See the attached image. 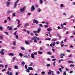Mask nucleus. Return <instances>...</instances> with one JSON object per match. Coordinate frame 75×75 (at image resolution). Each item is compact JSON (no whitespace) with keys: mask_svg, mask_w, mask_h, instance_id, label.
Returning <instances> with one entry per match:
<instances>
[{"mask_svg":"<svg viewBox=\"0 0 75 75\" xmlns=\"http://www.w3.org/2000/svg\"><path fill=\"white\" fill-rule=\"evenodd\" d=\"M0 30H1V31H3V27L2 26L0 27Z\"/></svg>","mask_w":75,"mask_h":75,"instance_id":"nucleus-33","label":"nucleus"},{"mask_svg":"<svg viewBox=\"0 0 75 75\" xmlns=\"http://www.w3.org/2000/svg\"><path fill=\"white\" fill-rule=\"evenodd\" d=\"M59 70L61 72H62V70H61V68L59 69Z\"/></svg>","mask_w":75,"mask_h":75,"instance_id":"nucleus-45","label":"nucleus"},{"mask_svg":"<svg viewBox=\"0 0 75 75\" xmlns=\"http://www.w3.org/2000/svg\"><path fill=\"white\" fill-rule=\"evenodd\" d=\"M40 4H42L43 3V0H40Z\"/></svg>","mask_w":75,"mask_h":75,"instance_id":"nucleus-19","label":"nucleus"},{"mask_svg":"<svg viewBox=\"0 0 75 75\" xmlns=\"http://www.w3.org/2000/svg\"><path fill=\"white\" fill-rule=\"evenodd\" d=\"M33 63H31L30 64H29L30 67H31V66H32V65H33Z\"/></svg>","mask_w":75,"mask_h":75,"instance_id":"nucleus-46","label":"nucleus"},{"mask_svg":"<svg viewBox=\"0 0 75 75\" xmlns=\"http://www.w3.org/2000/svg\"><path fill=\"white\" fill-rule=\"evenodd\" d=\"M7 28L8 29V28H9V30H12V28H11V27H10V26H8Z\"/></svg>","mask_w":75,"mask_h":75,"instance_id":"nucleus-13","label":"nucleus"},{"mask_svg":"<svg viewBox=\"0 0 75 75\" xmlns=\"http://www.w3.org/2000/svg\"><path fill=\"white\" fill-rule=\"evenodd\" d=\"M8 19L10 21L11 20V18H10V17H8Z\"/></svg>","mask_w":75,"mask_h":75,"instance_id":"nucleus-56","label":"nucleus"},{"mask_svg":"<svg viewBox=\"0 0 75 75\" xmlns=\"http://www.w3.org/2000/svg\"><path fill=\"white\" fill-rule=\"evenodd\" d=\"M68 62H69V63H71V64H73V63H74V62H73V61L69 60L68 61Z\"/></svg>","mask_w":75,"mask_h":75,"instance_id":"nucleus-26","label":"nucleus"},{"mask_svg":"<svg viewBox=\"0 0 75 75\" xmlns=\"http://www.w3.org/2000/svg\"><path fill=\"white\" fill-rule=\"evenodd\" d=\"M16 39H18V36L17 35H16Z\"/></svg>","mask_w":75,"mask_h":75,"instance_id":"nucleus-29","label":"nucleus"},{"mask_svg":"<svg viewBox=\"0 0 75 75\" xmlns=\"http://www.w3.org/2000/svg\"><path fill=\"white\" fill-rule=\"evenodd\" d=\"M5 34H6V35H8V33L6 32H5Z\"/></svg>","mask_w":75,"mask_h":75,"instance_id":"nucleus-54","label":"nucleus"},{"mask_svg":"<svg viewBox=\"0 0 75 75\" xmlns=\"http://www.w3.org/2000/svg\"><path fill=\"white\" fill-rule=\"evenodd\" d=\"M51 71L50 70H49V72H48V75H51Z\"/></svg>","mask_w":75,"mask_h":75,"instance_id":"nucleus-22","label":"nucleus"},{"mask_svg":"<svg viewBox=\"0 0 75 75\" xmlns=\"http://www.w3.org/2000/svg\"><path fill=\"white\" fill-rule=\"evenodd\" d=\"M48 61H51V59L50 58H48L47 59Z\"/></svg>","mask_w":75,"mask_h":75,"instance_id":"nucleus-34","label":"nucleus"},{"mask_svg":"<svg viewBox=\"0 0 75 75\" xmlns=\"http://www.w3.org/2000/svg\"><path fill=\"white\" fill-rule=\"evenodd\" d=\"M25 10V8H21L20 10V11L21 13H23Z\"/></svg>","mask_w":75,"mask_h":75,"instance_id":"nucleus-7","label":"nucleus"},{"mask_svg":"<svg viewBox=\"0 0 75 75\" xmlns=\"http://www.w3.org/2000/svg\"><path fill=\"white\" fill-rule=\"evenodd\" d=\"M27 33H28V34H30V31L28 30L27 31Z\"/></svg>","mask_w":75,"mask_h":75,"instance_id":"nucleus-58","label":"nucleus"},{"mask_svg":"<svg viewBox=\"0 0 75 75\" xmlns=\"http://www.w3.org/2000/svg\"><path fill=\"white\" fill-rule=\"evenodd\" d=\"M29 25V23H27L25 25V27H27V26H28Z\"/></svg>","mask_w":75,"mask_h":75,"instance_id":"nucleus-12","label":"nucleus"},{"mask_svg":"<svg viewBox=\"0 0 75 75\" xmlns=\"http://www.w3.org/2000/svg\"><path fill=\"white\" fill-rule=\"evenodd\" d=\"M10 2H7V3H6V6H7V7H9L10 6Z\"/></svg>","mask_w":75,"mask_h":75,"instance_id":"nucleus-10","label":"nucleus"},{"mask_svg":"<svg viewBox=\"0 0 75 75\" xmlns=\"http://www.w3.org/2000/svg\"><path fill=\"white\" fill-rule=\"evenodd\" d=\"M0 39H1V40H2V39H3V37L1 36H0Z\"/></svg>","mask_w":75,"mask_h":75,"instance_id":"nucleus-38","label":"nucleus"},{"mask_svg":"<svg viewBox=\"0 0 75 75\" xmlns=\"http://www.w3.org/2000/svg\"><path fill=\"white\" fill-rule=\"evenodd\" d=\"M65 56V54L64 53H63V54H60V58H64V56Z\"/></svg>","mask_w":75,"mask_h":75,"instance_id":"nucleus-4","label":"nucleus"},{"mask_svg":"<svg viewBox=\"0 0 75 75\" xmlns=\"http://www.w3.org/2000/svg\"><path fill=\"white\" fill-rule=\"evenodd\" d=\"M21 25V24H18L17 26V27H18V28H19V27H20Z\"/></svg>","mask_w":75,"mask_h":75,"instance_id":"nucleus-55","label":"nucleus"},{"mask_svg":"<svg viewBox=\"0 0 75 75\" xmlns=\"http://www.w3.org/2000/svg\"><path fill=\"white\" fill-rule=\"evenodd\" d=\"M17 31H16L15 33H13V34H14V35H16V34H17Z\"/></svg>","mask_w":75,"mask_h":75,"instance_id":"nucleus-41","label":"nucleus"},{"mask_svg":"<svg viewBox=\"0 0 75 75\" xmlns=\"http://www.w3.org/2000/svg\"><path fill=\"white\" fill-rule=\"evenodd\" d=\"M60 7L63 8L64 7V5L62 4H60Z\"/></svg>","mask_w":75,"mask_h":75,"instance_id":"nucleus-17","label":"nucleus"},{"mask_svg":"<svg viewBox=\"0 0 75 75\" xmlns=\"http://www.w3.org/2000/svg\"><path fill=\"white\" fill-rule=\"evenodd\" d=\"M14 45H16V42H13Z\"/></svg>","mask_w":75,"mask_h":75,"instance_id":"nucleus-60","label":"nucleus"},{"mask_svg":"<svg viewBox=\"0 0 75 75\" xmlns=\"http://www.w3.org/2000/svg\"><path fill=\"white\" fill-rule=\"evenodd\" d=\"M52 41H53V42L57 41V39H56V38L53 39L52 40Z\"/></svg>","mask_w":75,"mask_h":75,"instance_id":"nucleus-18","label":"nucleus"},{"mask_svg":"<svg viewBox=\"0 0 75 75\" xmlns=\"http://www.w3.org/2000/svg\"><path fill=\"white\" fill-rule=\"evenodd\" d=\"M31 57L33 59H34L35 58V57H34V54L32 53L31 54Z\"/></svg>","mask_w":75,"mask_h":75,"instance_id":"nucleus-8","label":"nucleus"},{"mask_svg":"<svg viewBox=\"0 0 75 75\" xmlns=\"http://www.w3.org/2000/svg\"><path fill=\"white\" fill-rule=\"evenodd\" d=\"M21 48L22 50H25V48L24 47H21Z\"/></svg>","mask_w":75,"mask_h":75,"instance_id":"nucleus-32","label":"nucleus"},{"mask_svg":"<svg viewBox=\"0 0 75 75\" xmlns=\"http://www.w3.org/2000/svg\"><path fill=\"white\" fill-rule=\"evenodd\" d=\"M25 42L27 45H29L30 44V42L29 41H27V40L25 41Z\"/></svg>","mask_w":75,"mask_h":75,"instance_id":"nucleus-9","label":"nucleus"},{"mask_svg":"<svg viewBox=\"0 0 75 75\" xmlns=\"http://www.w3.org/2000/svg\"><path fill=\"white\" fill-rule=\"evenodd\" d=\"M53 65L54 67H55V62H53Z\"/></svg>","mask_w":75,"mask_h":75,"instance_id":"nucleus-52","label":"nucleus"},{"mask_svg":"<svg viewBox=\"0 0 75 75\" xmlns=\"http://www.w3.org/2000/svg\"><path fill=\"white\" fill-rule=\"evenodd\" d=\"M34 54L35 55H37V52H35L34 53Z\"/></svg>","mask_w":75,"mask_h":75,"instance_id":"nucleus-43","label":"nucleus"},{"mask_svg":"<svg viewBox=\"0 0 75 75\" xmlns=\"http://www.w3.org/2000/svg\"><path fill=\"white\" fill-rule=\"evenodd\" d=\"M43 48L42 47H41L40 48V50H43Z\"/></svg>","mask_w":75,"mask_h":75,"instance_id":"nucleus-63","label":"nucleus"},{"mask_svg":"<svg viewBox=\"0 0 75 75\" xmlns=\"http://www.w3.org/2000/svg\"><path fill=\"white\" fill-rule=\"evenodd\" d=\"M14 68H15V69H18V67H17V65H15L14 66Z\"/></svg>","mask_w":75,"mask_h":75,"instance_id":"nucleus-15","label":"nucleus"},{"mask_svg":"<svg viewBox=\"0 0 75 75\" xmlns=\"http://www.w3.org/2000/svg\"><path fill=\"white\" fill-rule=\"evenodd\" d=\"M1 52V54L2 55H4V52Z\"/></svg>","mask_w":75,"mask_h":75,"instance_id":"nucleus-53","label":"nucleus"},{"mask_svg":"<svg viewBox=\"0 0 75 75\" xmlns=\"http://www.w3.org/2000/svg\"><path fill=\"white\" fill-rule=\"evenodd\" d=\"M19 55L21 57H23V54L21 53H19Z\"/></svg>","mask_w":75,"mask_h":75,"instance_id":"nucleus-20","label":"nucleus"},{"mask_svg":"<svg viewBox=\"0 0 75 75\" xmlns=\"http://www.w3.org/2000/svg\"><path fill=\"white\" fill-rule=\"evenodd\" d=\"M55 44H56V43L55 42H53V44H52L53 46H54V45H55Z\"/></svg>","mask_w":75,"mask_h":75,"instance_id":"nucleus-28","label":"nucleus"},{"mask_svg":"<svg viewBox=\"0 0 75 75\" xmlns=\"http://www.w3.org/2000/svg\"><path fill=\"white\" fill-rule=\"evenodd\" d=\"M55 60H56V59H52V61H55Z\"/></svg>","mask_w":75,"mask_h":75,"instance_id":"nucleus-62","label":"nucleus"},{"mask_svg":"<svg viewBox=\"0 0 75 75\" xmlns=\"http://www.w3.org/2000/svg\"><path fill=\"white\" fill-rule=\"evenodd\" d=\"M63 75H67V74H66V72H64L63 74Z\"/></svg>","mask_w":75,"mask_h":75,"instance_id":"nucleus-57","label":"nucleus"},{"mask_svg":"<svg viewBox=\"0 0 75 75\" xmlns=\"http://www.w3.org/2000/svg\"><path fill=\"white\" fill-rule=\"evenodd\" d=\"M23 57H24L25 58H28V57L27 55L23 56Z\"/></svg>","mask_w":75,"mask_h":75,"instance_id":"nucleus-27","label":"nucleus"},{"mask_svg":"<svg viewBox=\"0 0 75 75\" xmlns=\"http://www.w3.org/2000/svg\"><path fill=\"white\" fill-rule=\"evenodd\" d=\"M41 11V9L40 8H38V13H40Z\"/></svg>","mask_w":75,"mask_h":75,"instance_id":"nucleus-25","label":"nucleus"},{"mask_svg":"<svg viewBox=\"0 0 75 75\" xmlns=\"http://www.w3.org/2000/svg\"><path fill=\"white\" fill-rule=\"evenodd\" d=\"M57 28L58 29H59V30H60V29H61V27H60L59 26H58L57 27Z\"/></svg>","mask_w":75,"mask_h":75,"instance_id":"nucleus-51","label":"nucleus"},{"mask_svg":"<svg viewBox=\"0 0 75 75\" xmlns=\"http://www.w3.org/2000/svg\"><path fill=\"white\" fill-rule=\"evenodd\" d=\"M30 10L31 11H34V10H35V7H34V6H31Z\"/></svg>","mask_w":75,"mask_h":75,"instance_id":"nucleus-3","label":"nucleus"},{"mask_svg":"<svg viewBox=\"0 0 75 75\" xmlns=\"http://www.w3.org/2000/svg\"><path fill=\"white\" fill-rule=\"evenodd\" d=\"M42 74V75H45V72L44 71H42L41 72Z\"/></svg>","mask_w":75,"mask_h":75,"instance_id":"nucleus-40","label":"nucleus"},{"mask_svg":"<svg viewBox=\"0 0 75 75\" xmlns=\"http://www.w3.org/2000/svg\"><path fill=\"white\" fill-rule=\"evenodd\" d=\"M9 55H11V56H14V54H13V53H9Z\"/></svg>","mask_w":75,"mask_h":75,"instance_id":"nucleus-21","label":"nucleus"},{"mask_svg":"<svg viewBox=\"0 0 75 75\" xmlns=\"http://www.w3.org/2000/svg\"><path fill=\"white\" fill-rule=\"evenodd\" d=\"M47 31H52V29H50V28H47Z\"/></svg>","mask_w":75,"mask_h":75,"instance_id":"nucleus-23","label":"nucleus"},{"mask_svg":"<svg viewBox=\"0 0 75 75\" xmlns=\"http://www.w3.org/2000/svg\"><path fill=\"white\" fill-rule=\"evenodd\" d=\"M25 67L26 69H27V65H25Z\"/></svg>","mask_w":75,"mask_h":75,"instance_id":"nucleus-36","label":"nucleus"},{"mask_svg":"<svg viewBox=\"0 0 75 75\" xmlns=\"http://www.w3.org/2000/svg\"><path fill=\"white\" fill-rule=\"evenodd\" d=\"M50 66H51V64H48L47 65L46 67H50Z\"/></svg>","mask_w":75,"mask_h":75,"instance_id":"nucleus-48","label":"nucleus"},{"mask_svg":"<svg viewBox=\"0 0 75 75\" xmlns=\"http://www.w3.org/2000/svg\"><path fill=\"white\" fill-rule=\"evenodd\" d=\"M69 67H75V65H71L69 66Z\"/></svg>","mask_w":75,"mask_h":75,"instance_id":"nucleus-44","label":"nucleus"},{"mask_svg":"<svg viewBox=\"0 0 75 75\" xmlns=\"http://www.w3.org/2000/svg\"><path fill=\"white\" fill-rule=\"evenodd\" d=\"M21 64H22L23 66H24V65H25V63L24 62H21Z\"/></svg>","mask_w":75,"mask_h":75,"instance_id":"nucleus-16","label":"nucleus"},{"mask_svg":"<svg viewBox=\"0 0 75 75\" xmlns=\"http://www.w3.org/2000/svg\"><path fill=\"white\" fill-rule=\"evenodd\" d=\"M47 54L48 55H52V53L50 51L48 52H47Z\"/></svg>","mask_w":75,"mask_h":75,"instance_id":"nucleus-11","label":"nucleus"},{"mask_svg":"<svg viewBox=\"0 0 75 75\" xmlns=\"http://www.w3.org/2000/svg\"><path fill=\"white\" fill-rule=\"evenodd\" d=\"M44 26H45V28H48V25H44Z\"/></svg>","mask_w":75,"mask_h":75,"instance_id":"nucleus-42","label":"nucleus"},{"mask_svg":"<svg viewBox=\"0 0 75 75\" xmlns=\"http://www.w3.org/2000/svg\"><path fill=\"white\" fill-rule=\"evenodd\" d=\"M2 72H4V71H6V69H4L2 70Z\"/></svg>","mask_w":75,"mask_h":75,"instance_id":"nucleus-61","label":"nucleus"},{"mask_svg":"<svg viewBox=\"0 0 75 75\" xmlns=\"http://www.w3.org/2000/svg\"><path fill=\"white\" fill-rule=\"evenodd\" d=\"M35 7H37V8L38 7V5L37 4H35Z\"/></svg>","mask_w":75,"mask_h":75,"instance_id":"nucleus-49","label":"nucleus"},{"mask_svg":"<svg viewBox=\"0 0 75 75\" xmlns=\"http://www.w3.org/2000/svg\"><path fill=\"white\" fill-rule=\"evenodd\" d=\"M46 40H51L50 38H47L45 39Z\"/></svg>","mask_w":75,"mask_h":75,"instance_id":"nucleus-37","label":"nucleus"},{"mask_svg":"<svg viewBox=\"0 0 75 75\" xmlns=\"http://www.w3.org/2000/svg\"><path fill=\"white\" fill-rule=\"evenodd\" d=\"M51 72L52 73V75H55L54 74V71H52Z\"/></svg>","mask_w":75,"mask_h":75,"instance_id":"nucleus-47","label":"nucleus"},{"mask_svg":"<svg viewBox=\"0 0 75 75\" xmlns=\"http://www.w3.org/2000/svg\"><path fill=\"white\" fill-rule=\"evenodd\" d=\"M38 31H39L40 32L41 31V29L40 28H38Z\"/></svg>","mask_w":75,"mask_h":75,"instance_id":"nucleus-35","label":"nucleus"},{"mask_svg":"<svg viewBox=\"0 0 75 75\" xmlns=\"http://www.w3.org/2000/svg\"><path fill=\"white\" fill-rule=\"evenodd\" d=\"M9 75H13V73L12 72H11L10 73V74Z\"/></svg>","mask_w":75,"mask_h":75,"instance_id":"nucleus-64","label":"nucleus"},{"mask_svg":"<svg viewBox=\"0 0 75 75\" xmlns=\"http://www.w3.org/2000/svg\"><path fill=\"white\" fill-rule=\"evenodd\" d=\"M30 70L33 71V68L32 67H28V69H27L26 71L27 72H28V73H29L30 72Z\"/></svg>","mask_w":75,"mask_h":75,"instance_id":"nucleus-1","label":"nucleus"},{"mask_svg":"<svg viewBox=\"0 0 75 75\" xmlns=\"http://www.w3.org/2000/svg\"><path fill=\"white\" fill-rule=\"evenodd\" d=\"M38 53L39 54H42V52L40 51H38Z\"/></svg>","mask_w":75,"mask_h":75,"instance_id":"nucleus-30","label":"nucleus"},{"mask_svg":"<svg viewBox=\"0 0 75 75\" xmlns=\"http://www.w3.org/2000/svg\"><path fill=\"white\" fill-rule=\"evenodd\" d=\"M19 1H17L16 2H15V4H14V8H16V6H17V4L18 3Z\"/></svg>","mask_w":75,"mask_h":75,"instance_id":"nucleus-6","label":"nucleus"},{"mask_svg":"<svg viewBox=\"0 0 75 75\" xmlns=\"http://www.w3.org/2000/svg\"><path fill=\"white\" fill-rule=\"evenodd\" d=\"M57 75H59V74H60V72H59V71H57Z\"/></svg>","mask_w":75,"mask_h":75,"instance_id":"nucleus-50","label":"nucleus"},{"mask_svg":"<svg viewBox=\"0 0 75 75\" xmlns=\"http://www.w3.org/2000/svg\"><path fill=\"white\" fill-rule=\"evenodd\" d=\"M31 39L32 40H36V39H37L38 40H40V38H37L35 36L34 37V38H32Z\"/></svg>","mask_w":75,"mask_h":75,"instance_id":"nucleus-2","label":"nucleus"},{"mask_svg":"<svg viewBox=\"0 0 75 75\" xmlns=\"http://www.w3.org/2000/svg\"><path fill=\"white\" fill-rule=\"evenodd\" d=\"M33 33H34V34H35V33H40V32L38 31H33Z\"/></svg>","mask_w":75,"mask_h":75,"instance_id":"nucleus-14","label":"nucleus"},{"mask_svg":"<svg viewBox=\"0 0 75 75\" xmlns=\"http://www.w3.org/2000/svg\"><path fill=\"white\" fill-rule=\"evenodd\" d=\"M33 23H35L36 24H38L39 23V22H38V21H37V20H35V19L33 20Z\"/></svg>","mask_w":75,"mask_h":75,"instance_id":"nucleus-5","label":"nucleus"},{"mask_svg":"<svg viewBox=\"0 0 75 75\" xmlns=\"http://www.w3.org/2000/svg\"><path fill=\"white\" fill-rule=\"evenodd\" d=\"M7 13L9 14L11 13V11L9 10H8L7 11Z\"/></svg>","mask_w":75,"mask_h":75,"instance_id":"nucleus-24","label":"nucleus"},{"mask_svg":"<svg viewBox=\"0 0 75 75\" xmlns=\"http://www.w3.org/2000/svg\"><path fill=\"white\" fill-rule=\"evenodd\" d=\"M39 25L41 27H42V24H39Z\"/></svg>","mask_w":75,"mask_h":75,"instance_id":"nucleus-59","label":"nucleus"},{"mask_svg":"<svg viewBox=\"0 0 75 75\" xmlns=\"http://www.w3.org/2000/svg\"><path fill=\"white\" fill-rule=\"evenodd\" d=\"M2 67V68H4V66L3 65H2V64H0V67Z\"/></svg>","mask_w":75,"mask_h":75,"instance_id":"nucleus-31","label":"nucleus"},{"mask_svg":"<svg viewBox=\"0 0 75 75\" xmlns=\"http://www.w3.org/2000/svg\"><path fill=\"white\" fill-rule=\"evenodd\" d=\"M5 51V50L4 49H2L1 50V52H3V51Z\"/></svg>","mask_w":75,"mask_h":75,"instance_id":"nucleus-39","label":"nucleus"}]
</instances>
